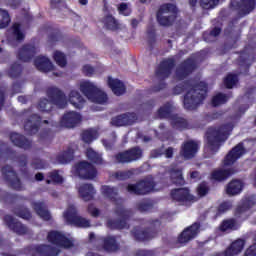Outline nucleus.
<instances>
[{
    "instance_id": "nucleus-1",
    "label": "nucleus",
    "mask_w": 256,
    "mask_h": 256,
    "mask_svg": "<svg viewBox=\"0 0 256 256\" xmlns=\"http://www.w3.org/2000/svg\"><path fill=\"white\" fill-rule=\"evenodd\" d=\"M185 90L188 92L184 97V107L188 109V111L197 109V107L203 103V99L207 97V84H205V82H200L195 85L190 82H185L183 87L177 86L174 89V93L179 95V93H183Z\"/></svg>"
},
{
    "instance_id": "nucleus-2",
    "label": "nucleus",
    "mask_w": 256,
    "mask_h": 256,
    "mask_svg": "<svg viewBox=\"0 0 256 256\" xmlns=\"http://www.w3.org/2000/svg\"><path fill=\"white\" fill-rule=\"evenodd\" d=\"M231 131H233V124H226L218 128H209L206 133L207 145L205 146V153L215 155L221 147V143L227 141Z\"/></svg>"
},
{
    "instance_id": "nucleus-3",
    "label": "nucleus",
    "mask_w": 256,
    "mask_h": 256,
    "mask_svg": "<svg viewBox=\"0 0 256 256\" xmlns=\"http://www.w3.org/2000/svg\"><path fill=\"white\" fill-rule=\"evenodd\" d=\"M79 89L85 97H87L88 101H91L92 103H97L98 105H105L109 98L107 97V94L103 92L95 84L94 82H91L89 80H82L79 82Z\"/></svg>"
},
{
    "instance_id": "nucleus-4",
    "label": "nucleus",
    "mask_w": 256,
    "mask_h": 256,
    "mask_svg": "<svg viewBox=\"0 0 256 256\" xmlns=\"http://www.w3.org/2000/svg\"><path fill=\"white\" fill-rule=\"evenodd\" d=\"M47 96L50 99H42L38 104L39 111H51L53 105L60 109L67 107V96L58 88L52 87L47 90Z\"/></svg>"
},
{
    "instance_id": "nucleus-5",
    "label": "nucleus",
    "mask_w": 256,
    "mask_h": 256,
    "mask_svg": "<svg viewBox=\"0 0 256 256\" xmlns=\"http://www.w3.org/2000/svg\"><path fill=\"white\" fill-rule=\"evenodd\" d=\"M177 17V7L173 4L162 5L157 13V21L163 27H169L172 25Z\"/></svg>"
},
{
    "instance_id": "nucleus-6",
    "label": "nucleus",
    "mask_w": 256,
    "mask_h": 256,
    "mask_svg": "<svg viewBox=\"0 0 256 256\" xmlns=\"http://www.w3.org/2000/svg\"><path fill=\"white\" fill-rule=\"evenodd\" d=\"M157 184L153 182V179L141 181L137 184H129L127 186L128 193H133L134 195H147V193H153V191H159V188H156Z\"/></svg>"
},
{
    "instance_id": "nucleus-7",
    "label": "nucleus",
    "mask_w": 256,
    "mask_h": 256,
    "mask_svg": "<svg viewBox=\"0 0 256 256\" xmlns=\"http://www.w3.org/2000/svg\"><path fill=\"white\" fill-rule=\"evenodd\" d=\"M63 216L68 225H75L76 227L91 226V222L89 220L77 215V208H75L74 205H69Z\"/></svg>"
},
{
    "instance_id": "nucleus-8",
    "label": "nucleus",
    "mask_w": 256,
    "mask_h": 256,
    "mask_svg": "<svg viewBox=\"0 0 256 256\" xmlns=\"http://www.w3.org/2000/svg\"><path fill=\"white\" fill-rule=\"evenodd\" d=\"M74 175L80 179H95L97 177V170L87 161L79 162L73 169Z\"/></svg>"
},
{
    "instance_id": "nucleus-9",
    "label": "nucleus",
    "mask_w": 256,
    "mask_h": 256,
    "mask_svg": "<svg viewBox=\"0 0 256 256\" xmlns=\"http://www.w3.org/2000/svg\"><path fill=\"white\" fill-rule=\"evenodd\" d=\"M172 199L180 203V205H191L194 203L195 196L189 193L187 188H180L171 192Z\"/></svg>"
},
{
    "instance_id": "nucleus-10",
    "label": "nucleus",
    "mask_w": 256,
    "mask_h": 256,
    "mask_svg": "<svg viewBox=\"0 0 256 256\" xmlns=\"http://www.w3.org/2000/svg\"><path fill=\"white\" fill-rule=\"evenodd\" d=\"M48 241L53 245H57L58 247H64L65 249H69V247H73V240L67 238L60 232L52 231L48 234Z\"/></svg>"
},
{
    "instance_id": "nucleus-11",
    "label": "nucleus",
    "mask_w": 256,
    "mask_h": 256,
    "mask_svg": "<svg viewBox=\"0 0 256 256\" xmlns=\"http://www.w3.org/2000/svg\"><path fill=\"white\" fill-rule=\"evenodd\" d=\"M231 5L239 11L240 15H249L256 6V0H231Z\"/></svg>"
},
{
    "instance_id": "nucleus-12",
    "label": "nucleus",
    "mask_w": 256,
    "mask_h": 256,
    "mask_svg": "<svg viewBox=\"0 0 256 256\" xmlns=\"http://www.w3.org/2000/svg\"><path fill=\"white\" fill-rule=\"evenodd\" d=\"M142 156L143 151H141L139 148H133L116 155V161L118 163H131V161H137V159H141Z\"/></svg>"
},
{
    "instance_id": "nucleus-13",
    "label": "nucleus",
    "mask_w": 256,
    "mask_h": 256,
    "mask_svg": "<svg viewBox=\"0 0 256 256\" xmlns=\"http://www.w3.org/2000/svg\"><path fill=\"white\" fill-rule=\"evenodd\" d=\"M34 65L36 68H38L39 71H43V73H49L52 71L53 75L56 77H60L61 74L55 72V67H53V63H51V60L45 56H38L34 60Z\"/></svg>"
},
{
    "instance_id": "nucleus-14",
    "label": "nucleus",
    "mask_w": 256,
    "mask_h": 256,
    "mask_svg": "<svg viewBox=\"0 0 256 256\" xmlns=\"http://www.w3.org/2000/svg\"><path fill=\"white\" fill-rule=\"evenodd\" d=\"M82 119L83 118L81 117V114H79L75 111L67 112L62 117V119L60 121V125L62 127H67L69 129H71L72 127H76V125H79V123H81Z\"/></svg>"
},
{
    "instance_id": "nucleus-15",
    "label": "nucleus",
    "mask_w": 256,
    "mask_h": 256,
    "mask_svg": "<svg viewBox=\"0 0 256 256\" xmlns=\"http://www.w3.org/2000/svg\"><path fill=\"white\" fill-rule=\"evenodd\" d=\"M199 151V144L193 140L186 141L181 148L180 154L184 159H193Z\"/></svg>"
},
{
    "instance_id": "nucleus-16",
    "label": "nucleus",
    "mask_w": 256,
    "mask_h": 256,
    "mask_svg": "<svg viewBox=\"0 0 256 256\" xmlns=\"http://www.w3.org/2000/svg\"><path fill=\"white\" fill-rule=\"evenodd\" d=\"M245 155V148H243V144H238L236 147L229 152V154L224 159V167H229V165H233L237 159H240Z\"/></svg>"
},
{
    "instance_id": "nucleus-17",
    "label": "nucleus",
    "mask_w": 256,
    "mask_h": 256,
    "mask_svg": "<svg viewBox=\"0 0 256 256\" xmlns=\"http://www.w3.org/2000/svg\"><path fill=\"white\" fill-rule=\"evenodd\" d=\"M135 121H137V115L135 113H128L114 117L111 121V125L114 127H123L125 125H133Z\"/></svg>"
},
{
    "instance_id": "nucleus-18",
    "label": "nucleus",
    "mask_w": 256,
    "mask_h": 256,
    "mask_svg": "<svg viewBox=\"0 0 256 256\" xmlns=\"http://www.w3.org/2000/svg\"><path fill=\"white\" fill-rule=\"evenodd\" d=\"M1 171L4 179H6V181H10L13 189L20 191L21 181H19V178H17V174H15L11 166H5L4 168H2Z\"/></svg>"
},
{
    "instance_id": "nucleus-19",
    "label": "nucleus",
    "mask_w": 256,
    "mask_h": 256,
    "mask_svg": "<svg viewBox=\"0 0 256 256\" xmlns=\"http://www.w3.org/2000/svg\"><path fill=\"white\" fill-rule=\"evenodd\" d=\"M199 233V223H194L192 226L185 229L178 237L179 243H189L191 239H195Z\"/></svg>"
},
{
    "instance_id": "nucleus-20",
    "label": "nucleus",
    "mask_w": 256,
    "mask_h": 256,
    "mask_svg": "<svg viewBox=\"0 0 256 256\" xmlns=\"http://www.w3.org/2000/svg\"><path fill=\"white\" fill-rule=\"evenodd\" d=\"M30 255L57 256L59 255V251L57 250V248H52L50 246L42 245V246L31 248Z\"/></svg>"
},
{
    "instance_id": "nucleus-21",
    "label": "nucleus",
    "mask_w": 256,
    "mask_h": 256,
    "mask_svg": "<svg viewBox=\"0 0 256 256\" xmlns=\"http://www.w3.org/2000/svg\"><path fill=\"white\" fill-rule=\"evenodd\" d=\"M77 189L80 197H82L84 201H91V199L95 197L96 191L93 185L91 184H79L77 186Z\"/></svg>"
},
{
    "instance_id": "nucleus-22",
    "label": "nucleus",
    "mask_w": 256,
    "mask_h": 256,
    "mask_svg": "<svg viewBox=\"0 0 256 256\" xmlns=\"http://www.w3.org/2000/svg\"><path fill=\"white\" fill-rule=\"evenodd\" d=\"M4 221L8 225L9 229H12V231L18 235H25L27 233V228L20 222L13 219L12 216H5Z\"/></svg>"
},
{
    "instance_id": "nucleus-23",
    "label": "nucleus",
    "mask_w": 256,
    "mask_h": 256,
    "mask_svg": "<svg viewBox=\"0 0 256 256\" xmlns=\"http://www.w3.org/2000/svg\"><path fill=\"white\" fill-rule=\"evenodd\" d=\"M253 207H255V200L245 198L240 202L237 208V213L238 215H241V217H247V215L251 213V209H253Z\"/></svg>"
},
{
    "instance_id": "nucleus-24",
    "label": "nucleus",
    "mask_w": 256,
    "mask_h": 256,
    "mask_svg": "<svg viewBox=\"0 0 256 256\" xmlns=\"http://www.w3.org/2000/svg\"><path fill=\"white\" fill-rule=\"evenodd\" d=\"M195 69V60L188 59L182 64V66L176 71L177 79H185L191 71Z\"/></svg>"
},
{
    "instance_id": "nucleus-25",
    "label": "nucleus",
    "mask_w": 256,
    "mask_h": 256,
    "mask_svg": "<svg viewBox=\"0 0 256 256\" xmlns=\"http://www.w3.org/2000/svg\"><path fill=\"white\" fill-rule=\"evenodd\" d=\"M68 101L75 109H83V105H85V99L77 90H71Z\"/></svg>"
},
{
    "instance_id": "nucleus-26",
    "label": "nucleus",
    "mask_w": 256,
    "mask_h": 256,
    "mask_svg": "<svg viewBox=\"0 0 256 256\" xmlns=\"http://www.w3.org/2000/svg\"><path fill=\"white\" fill-rule=\"evenodd\" d=\"M35 53H37V48L35 46L25 45L20 49L18 57L21 61L27 62L31 60V57H33Z\"/></svg>"
},
{
    "instance_id": "nucleus-27",
    "label": "nucleus",
    "mask_w": 256,
    "mask_h": 256,
    "mask_svg": "<svg viewBox=\"0 0 256 256\" xmlns=\"http://www.w3.org/2000/svg\"><path fill=\"white\" fill-rule=\"evenodd\" d=\"M175 66V61L173 59L164 60L157 70L158 77H169L171 69Z\"/></svg>"
},
{
    "instance_id": "nucleus-28",
    "label": "nucleus",
    "mask_w": 256,
    "mask_h": 256,
    "mask_svg": "<svg viewBox=\"0 0 256 256\" xmlns=\"http://www.w3.org/2000/svg\"><path fill=\"white\" fill-rule=\"evenodd\" d=\"M108 85H109L110 89L113 91L114 95L119 96V95H123V93H125V85L119 79L109 77Z\"/></svg>"
},
{
    "instance_id": "nucleus-29",
    "label": "nucleus",
    "mask_w": 256,
    "mask_h": 256,
    "mask_svg": "<svg viewBox=\"0 0 256 256\" xmlns=\"http://www.w3.org/2000/svg\"><path fill=\"white\" fill-rule=\"evenodd\" d=\"M10 139L16 147H20L21 149H29V147H31V142L20 134L12 133Z\"/></svg>"
},
{
    "instance_id": "nucleus-30",
    "label": "nucleus",
    "mask_w": 256,
    "mask_h": 256,
    "mask_svg": "<svg viewBox=\"0 0 256 256\" xmlns=\"http://www.w3.org/2000/svg\"><path fill=\"white\" fill-rule=\"evenodd\" d=\"M234 173L231 169H218L212 172L211 179L212 181H224V179L231 177Z\"/></svg>"
},
{
    "instance_id": "nucleus-31",
    "label": "nucleus",
    "mask_w": 256,
    "mask_h": 256,
    "mask_svg": "<svg viewBox=\"0 0 256 256\" xmlns=\"http://www.w3.org/2000/svg\"><path fill=\"white\" fill-rule=\"evenodd\" d=\"M170 179L175 185H184L185 179H183V172L177 167H173L169 171Z\"/></svg>"
},
{
    "instance_id": "nucleus-32",
    "label": "nucleus",
    "mask_w": 256,
    "mask_h": 256,
    "mask_svg": "<svg viewBox=\"0 0 256 256\" xmlns=\"http://www.w3.org/2000/svg\"><path fill=\"white\" fill-rule=\"evenodd\" d=\"M243 191V182L241 180H232L226 187L228 195H239Z\"/></svg>"
},
{
    "instance_id": "nucleus-33",
    "label": "nucleus",
    "mask_w": 256,
    "mask_h": 256,
    "mask_svg": "<svg viewBox=\"0 0 256 256\" xmlns=\"http://www.w3.org/2000/svg\"><path fill=\"white\" fill-rule=\"evenodd\" d=\"M39 123H41V118L37 115H34L30 120L26 122L24 129L25 131H28L30 135H33V133H37V126Z\"/></svg>"
},
{
    "instance_id": "nucleus-34",
    "label": "nucleus",
    "mask_w": 256,
    "mask_h": 256,
    "mask_svg": "<svg viewBox=\"0 0 256 256\" xmlns=\"http://www.w3.org/2000/svg\"><path fill=\"white\" fill-rule=\"evenodd\" d=\"M34 209L37 215H39V217H41V219H43L44 221H49V219H51V214L49 213V211H47V209H45V204H43L42 202L34 203Z\"/></svg>"
},
{
    "instance_id": "nucleus-35",
    "label": "nucleus",
    "mask_w": 256,
    "mask_h": 256,
    "mask_svg": "<svg viewBox=\"0 0 256 256\" xmlns=\"http://www.w3.org/2000/svg\"><path fill=\"white\" fill-rule=\"evenodd\" d=\"M198 1L203 9H214L219 5V0H189V4L195 7Z\"/></svg>"
},
{
    "instance_id": "nucleus-36",
    "label": "nucleus",
    "mask_w": 256,
    "mask_h": 256,
    "mask_svg": "<svg viewBox=\"0 0 256 256\" xmlns=\"http://www.w3.org/2000/svg\"><path fill=\"white\" fill-rule=\"evenodd\" d=\"M235 229H239V223L234 219L224 220L220 225V231H235Z\"/></svg>"
},
{
    "instance_id": "nucleus-37",
    "label": "nucleus",
    "mask_w": 256,
    "mask_h": 256,
    "mask_svg": "<svg viewBox=\"0 0 256 256\" xmlns=\"http://www.w3.org/2000/svg\"><path fill=\"white\" fill-rule=\"evenodd\" d=\"M74 153L75 149L69 148L67 151L58 156V163H61L62 165H65V163H70V161H73Z\"/></svg>"
},
{
    "instance_id": "nucleus-38",
    "label": "nucleus",
    "mask_w": 256,
    "mask_h": 256,
    "mask_svg": "<svg viewBox=\"0 0 256 256\" xmlns=\"http://www.w3.org/2000/svg\"><path fill=\"white\" fill-rule=\"evenodd\" d=\"M86 157L89 159V161H92V163H96V165H101L103 163V158H101V154L95 152L92 148H88L86 150Z\"/></svg>"
},
{
    "instance_id": "nucleus-39",
    "label": "nucleus",
    "mask_w": 256,
    "mask_h": 256,
    "mask_svg": "<svg viewBox=\"0 0 256 256\" xmlns=\"http://www.w3.org/2000/svg\"><path fill=\"white\" fill-rule=\"evenodd\" d=\"M97 137H99V132L95 129L85 130L82 133V140L84 143H91L92 141H95Z\"/></svg>"
},
{
    "instance_id": "nucleus-40",
    "label": "nucleus",
    "mask_w": 256,
    "mask_h": 256,
    "mask_svg": "<svg viewBox=\"0 0 256 256\" xmlns=\"http://www.w3.org/2000/svg\"><path fill=\"white\" fill-rule=\"evenodd\" d=\"M101 193L111 201H115V199H117V190L111 186H102Z\"/></svg>"
},
{
    "instance_id": "nucleus-41",
    "label": "nucleus",
    "mask_w": 256,
    "mask_h": 256,
    "mask_svg": "<svg viewBox=\"0 0 256 256\" xmlns=\"http://www.w3.org/2000/svg\"><path fill=\"white\" fill-rule=\"evenodd\" d=\"M10 31L16 41H23L25 39V33L21 29V24H14Z\"/></svg>"
},
{
    "instance_id": "nucleus-42",
    "label": "nucleus",
    "mask_w": 256,
    "mask_h": 256,
    "mask_svg": "<svg viewBox=\"0 0 256 256\" xmlns=\"http://www.w3.org/2000/svg\"><path fill=\"white\" fill-rule=\"evenodd\" d=\"M104 249L108 252L117 251V249H119V245L117 244L115 237H107L104 239Z\"/></svg>"
},
{
    "instance_id": "nucleus-43",
    "label": "nucleus",
    "mask_w": 256,
    "mask_h": 256,
    "mask_svg": "<svg viewBox=\"0 0 256 256\" xmlns=\"http://www.w3.org/2000/svg\"><path fill=\"white\" fill-rule=\"evenodd\" d=\"M11 23V16L9 12L5 9H0V29H5Z\"/></svg>"
},
{
    "instance_id": "nucleus-44",
    "label": "nucleus",
    "mask_w": 256,
    "mask_h": 256,
    "mask_svg": "<svg viewBox=\"0 0 256 256\" xmlns=\"http://www.w3.org/2000/svg\"><path fill=\"white\" fill-rule=\"evenodd\" d=\"M171 124L175 129H185L187 127V120L179 116H171Z\"/></svg>"
},
{
    "instance_id": "nucleus-45",
    "label": "nucleus",
    "mask_w": 256,
    "mask_h": 256,
    "mask_svg": "<svg viewBox=\"0 0 256 256\" xmlns=\"http://www.w3.org/2000/svg\"><path fill=\"white\" fill-rule=\"evenodd\" d=\"M104 25L107 27V29H111L112 31L119 29V23L111 15H108L104 18Z\"/></svg>"
},
{
    "instance_id": "nucleus-46",
    "label": "nucleus",
    "mask_w": 256,
    "mask_h": 256,
    "mask_svg": "<svg viewBox=\"0 0 256 256\" xmlns=\"http://www.w3.org/2000/svg\"><path fill=\"white\" fill-rule=\"evenodd\" d=\"M228 100H229V96L219 93L212 98V105L214 107H219V105H223L224 103H227Z\"/></svg>"
},
{
    "instance_id": "nucleus-47",
    "label": "nucleus",
    "mask_w": 256,
    "mask_h": 256,
    "mask_svg": "<svg viewBox=\"0 0 256 256\" xmlns=\"http://www.w3.org/2000/svg\"><path fill=\"white\" fill-rule=\"evenodd\" d=\"M173 111V104L167 103L166 105L162 106L159 111L158 115L161 117V119H165L171 115V112Z\"/></svg>"
},
{
    "instance_id": "nucleus-48",
    "label": "nucleus",
    "mask_w": 256,
    "mask_h": 256,
    "mask_svg": "<svg viewBox=\"0 0 256 256\" xmlns=\"http://www.w3.org/2000/svg\"><path fill=\"white\" fill-rule=\"evenodd\" d=\"M134 237L138 241H148V239H152L153 234H151L149 231L136 230L134 232Z\"/></svg>"
},
{
    "instance_id": "nucleus-49",
    "label": "nucleus",
    "mask_w": 256,
    "mask_h": 256,
    "mask_svg": "<svg viewBox=\"0 0 256 256\" xmlns=\"http://www.w3.org/2000/svg\"><path fill=\"white\" fill-rule=\"evenodd\" d=\"M54 61H56L57 65L59 67H65L67 65V58L65 57V54L61 51H55L53 54Z\"/></svg>"
},
{
    "instance_id": "nucleus-50",
    "label": "nucleus",
    "mask_w": 256,
    "mask_h": 256,
    "mask_svg": "<svg viewBox=\"0 0 256 256\" xmlns=\"http://www.w3.org/2000/svg\"><path fill=\"white\" fill-rule=\"evenodd\" d=\"M224 85L227 87V89H233V87L237 85V75L228 74L224 80Z\"/></svg>"
},
{
    "instance_id": "nucleus-51",
    "label": "nucleus",
    "mask_w": 256,
    "mask_h": 256,
    "mask_svg": "<svg viewBox=\"0 0 256 256\" xmlns=\"http://www.w3.org/2000/svg\"><path fill=\"white\" fill-rule=\"evenodd\" d=\"M118 11L120 15H124V17H129L131 15V7L127 3H121L118 6Z\"/></svg>"
},
{
    "instance_id": "nucleus-52",
    "label": "nucleus",
    "mask_w": 256,
    "mask_h": 256,
    "mask_svg": "<svg viewBox=\"0 0 256 256\" xmlns=\"http://www.w3.org/2000/svg\"><path fill=\"white\" fill-rule=\"evenodd\" d=\"M47 183H63V177L57 171L51 172L50 179L47 180Z\"/></svg>"
},
{
    "instance_id": "nucleus-53",
    "label": "nucleus",
    "mask_w": 256,
    "mask_h": 256,
    "mask_svg": "<svg viewBox=\"0 0 256 256\" xmlns=\"http://www.w3.org/2000/svg\"><path fill=\"white\" fill-rule=\"evenodd\" d=\"M108 227H110V229H125L127 227V223L125 220L120 222L108 221Z\"/></svg>"
},
{
    "instance_id": "nucleus-54",
    "label": "nucleus",
    "mask_w": 256,
    "mask_h": 256,
    "mask_svg": "<svg viewBox=\"0 0 256 256\" xmlns=\"http://www.w3.org/2000/svg\"><path fill=\"white\" fill-rule=\"evenodd\" d=\"M208 191L209 187H207V183H202L198 186L197 192L200 197H205Z\"/></svg>"
},
{
    "instance_id": "nucleus-55",
    "label": "nucleus",
    "mask_w": 256,
    "mask_h": 256,
    "mask_svg": "<svg viewBox=\"0 0 256 256\" xmlns=\"http://www.w3.org/2000/svg\"><path fill=\"white\" fill-rule=\"evenodd\" d=\"M231 207H233V204H231V202H224L218 207V213H225L226 211H229Z\"/></svg>"
},
{
    "instance_id": "nucleus-56",
    "label": "nucleus",
    "mask_w": 256,
    "mask_h": 256,
    "mask_svg": "<svg viewBox=\"0 0 256 256\" xmlns=\"http://www.w3.org/2000/svg\"><path fill=\"white\" fill-rule=\"evenodd\" d=\"M115 177L119 180V181H123L125 179H129L131 177V171H127V172H117L115 174Z\"/></svg>"
},
{
    "instance_id": "nucleus-57",
    "label": "nucleus",
    "mask_w": 256,
    "mask_h": 256,
    "mask_svg": "<svg viewBox=\"0 0 256 256\" xmlns=\"http://www.w3.org/2000/svg\"><path fill=\"white\" fill-rule=\"evenodd\" d=\"M16 215H18V217H21L22 219H31V213L27 209H22L16 212Z\"/></svg>"
},
{
    "instance_id": "nucleus-58",
    "label": "nucleus",
    "mask_w": 256,
    "mask_h": 256,
    "mask_svg": "<svg viewBox=\"0 0 256 256\" xmlns=\"http://www.w3.org/2000/svg\"><path fill=\"white\" fill-rule=\"evenodd\" d=\"M117 215H119L120 217H122L123 219H127V217L129 216L130 212L129 210H125V208L120 207L118 208V210L116 211Z\"/></svg>"
},
{
    "instance_id": "nucleus-59",
    "label": "nucleus",
    "mask_w": 256,
    "mask_h": 256,
    "mask_svg": "<svg viewBox=\"0 0 256 256\" xmlns=\"http://www.w3.org/2000/svg\"><path fill=\"white\" fill-rule=\"evenodd\" d=\"M20 73H21V66L14 65L11 67V70H10L11 77H17V75H19Z\"/></svg>"
},
{
    "instance_id": "nucleus-60",
    "label": "nucleus",
    "mask_w": 256,
    "mask_h": 256,
    "mask_svg": "<svg viewBox=\"0 0 256 256\" xmlns=\"http://www.w3.org/2000/svg\"><path fill=\"white\" fill-rule=\"evenodd\" d=\"M244 256H256V243L246 250Z\"/></svg>"
},
{
    "instance_id": "nucleus-61",
    "label": "nucleus",
    "mask_w": 256,
    "mask_h": 256,
    "mask_svg": "<svg viewBox=\"0 0 256 256\" xmlns=\"http://www.w3.org/2000/svg\"><path fill=\"white\" fill-rule=\"evenodd\" d=\"M83 73L86 75H93L95 73V68L90 65H84L83 66Z\"/></svg>"
},
{
    "instance_id": "nucleus-62",
    "label": "nucleus",
    "mask_w": 256,
    "mask_h": 256,
    "mask_svg": "<svg viewBox=\"0 0 256 256\" xmlns=\"http://www.w3.org/2000/svg\"><path fill=\"white\" fill-rule=\"evenodd\" d=\"M88 212L90 213V215H92V217H99V209H97L93 205H90L88 207Z\"/></svg>"
},
{
    "instance_id": "nucleus-63",
    "label": "nucleus",
    "mask_w": 256,
    "mask_h": 256,
    "mask_svg": "<svg viewBox=\"0 0 256 256\" xmlns=\"http://www.w3.org/2000/svg\"><path fill=\"white\" fill-rule=\"evenodd\" d=\"M155 253L151 250H139L136 254V256H153Z\"/></svg>"
},
{
    "instance_id": "nucleus-64",
    "label": "nucleus",
    "mask_w": 256,
    "mask_h": 256,
    "mask_svg": "<svg viewBox=\"0 0 256 256\" xmlns=\"http://www.w3.org/2000/svg\"><path fill=\"white\" fill-rule=\"evenodd\" d=\"M221 33V29L219 28H214L211 32L210 35L211 37H217V35H219Z\"/></svg>"
}]
</instances>
